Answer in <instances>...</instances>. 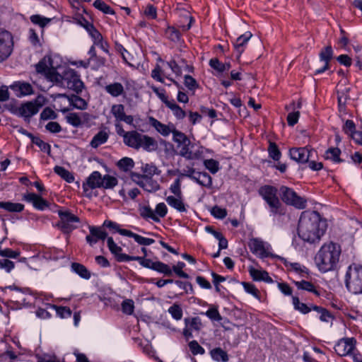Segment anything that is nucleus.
<instances>
[{
  "instance_id": "1",
  "label": "nucleus",
  "mask_w": 362,
  "mask_h": 362,
  "mask_svg": "<svg viewBox=\"0 0 362 362\" xmlns=\"http://www.w3.org/2000/svg\"><path fill=\"white\" fill-rule=\"evenodd\" d=\"M248 247L252 254L260 258L263 262L274 265L276 269L287 272H305L304 266L298 262H291L286 259L272 252L270 244L258 238H251Z\"/></svg>"
},
{
  "instance_id": "2",
  "label": "nucleus",
  "mask_w": 362,
  "mask_h": 362,
  "mask_svg": "<svg viewBox=\"0 0 362 362\" xmlns=\"http://www.w3.org/2000/svg\"><path fill=\"white\" fill-rule=\"evenodd\" d=\"M327 228L326 220L315 211H304L301 214L298 225V236L309 243H318Z\"/></svg>"
},
{
  "instance_id": "3",
  "label": "nucleus",
  "mask_w": 362,
  "mask_h": 362,
  "mask_svg": "<svg viewBox=\"0 0 362 362\" xmlns=\"http://www.w3.org/2000/svg\"><path fill=\"white\" fill-rule=\"evenodd\" d=\"M340 245L332 241L322 245L315 257V262L321 272H332L338 269L341 255Z\"/></svg>"
},
{
  "instance_id": "4",
  "label": "nucleus",
  "mask_w": 362,
  "mask_h": 362,
  "mask_svg": "<svg viewBox=\"0 0 362 362\" xmlns=\"http://www.w3.org/2000/svg\"><path fill=\"white\" fill-rule=\"evenodd\" d=\"M124 143L129 147L134 149L142 148L144 150L151 152L158 148L157 141L148 135L142 134L137 131H129L123 135Z\"/></svg>"
},
{
  "instance_id": "5",
  "label": "nucleus",
  "mask_w": 362,
  "mask_h": 362,
  "mask_svg": "<svg viewBox=\"0 0 362 362\" xmlns=\"http://www.w3.org/2000/svg\"><path fill=\"white\" fill-rule=\"evenodd\" d=\"M278 189L272 185H265L260 187L258 194L269 208V212L273 216H283L285 214V209L278 197Z\"/></svg>"
},
{
  "instance_id": "6",
  "label": "nucleus",
  "mask_w": 362,
  "mask_h": 362,
  "mask_svg": "<svg viewBox=\"0 0 362 362\" xmlns=\"http://www.w3.org/2000/svg\"><path fill=\"white\" fill-rule=\"evenodd\" d=\"M279 194L281 200L286 205L299 209H304L307 206L306 199L298 196L292 188L282 185L279 188Z\"/></svg>"
},
{
  "instance_id": "7",
  "label": "nucleus",
  "mask_w": 362,
  "mask_h": 362,
  "mask_svg": "<svg viewBox=\"0 0 362 362\" xmlns=\"http://www.w3.org/2000/svg\"><path fill=\"white\" fill-rule=\"evenodd\" d=\"M173 141L177 144V148H180L179 152L180 156L188 160L194 158L195 154L191 150L194 147V144L191 142L185 134L176 129L173 132Z\"/></svg>"
},
{
  "instance_id": "8",
  "label": "nucleus",
  "mask_w": 362,
  "mask_h": 362,
  "mask_svg": "<svg viewBox=\"0 0 362 362\" xmlns=\"http://www.w3.org/2000/svg\"><path fill=\"white\" fill-rule=\"evenodd\" d=\"M66 84V86L79 94L82 92L85 86L80 78V75L72 69H67L62 73V83L59 85Z\"/></svg>"
},
{
  "instance_id": "9",
  "label": "nucleus",
  "mask_w": 362,
  "mask_h": 362,
  "mask_svg": "<svg viewBox=\"0 0 362 362\" xmlns=\"http://www.w3.org/2000/svg\"><path fill=\"white\" fill-rule=\"evenodd\" d=\"M58 215L60 221L57 223V226L64 233H70L77 228V226H74V223H80V218L69 210H59Z\"/></svg>"
},
{
  "instance_id": "10",
  "label": "nucleus",
  "mask_w": 362,
  "mask_h": 362,
  "mask_svg": "<svg viewBox=\"0 0 362 362\" xmlns=\"http://www.w3.org/2000/svg\"><path fill=\"white\" fill-rule=\"evenodd\" d=\"M13 49V39L11 33L0 29V62L5 61Z\"/></svg>"
},
{
  "instance_id": "11",
  "label": "nucleus",
  "mask_w": 362,
  "mask_h": 362,
  "mask_svg": "<svg viewBox=\"0 0 362 362\" xmlns=\"http://www.w3.org/2000/svg\"><path fill=\"white\" fill-rule=\"evenodd\" d=\"M40 107L41 105L38 104L35 100L29 101L22 103L13 113L23 117L25 122L28 124L30 122V118L39 112Z\"/></svg>"
},
{
  "instance_id": "12",
  "label": "nucleus",
  "mask_w": 362,
  "mask_h": 362,
  "mask_svg": "<svg viewBox=\"0 0 362 362\" xmlns=\"http://www.w3.org/2000/svg\"><path fill=\"white\" fill-rule=\"evenodd\" d=\"M316 151L308 146L292 148L289 150V155L292 160L299 163H307L308 160L313 156Z\"/></svg>"
},
{
  "instance_id": "13",
  "label": "nucleus",
  "mask_w": 362,
  "mask_h": 362,
  "mask_svg": "<svg viewBox=\"0 0 362 362\" xmlns=\"http://www.w3.org/2000/svg\"><path fill=\"white\" fill-rule=\"evenodd\" d=\"M102 184V175L98 171H93L83 183V189L86 197H92V189L100 188Z\"/></svg>"
},
{
  "instance_id": "14",
  "label": "nucleus",
  "mask_w": 362,
  "mask_h": 362,
  "mask_svg": "<svg viewBox=\"0 0 362 362\" xmlns=\"http://www.w3.org/2000/svg\"><path fill=\"white\" fill-rule=\"evenodd\" d=\"M346 286L348 290L354 293H362V273H346Z\"/></svg>"
},
{
  "instance_id": "15",
  "label": "nucleus",
  "mask_w": 362,
  "mask_h": 362,
  "mask_svg": "<svg viewBox=\"0 0 362 362\" xmlns=\"http://www.w3.org/2000/svg\"><path fill=\"white\" fill-rule=\"evenodd\" d=\"M132 260H137L144 267L151 269L156 272H171L170 266L158 261L153 262L150 259L141 257H132Z\"/></svg>"
},
{
  "instance_id": "16",
  "label": "nucleus",
  "mask_w": 362,
  "mask_h": 362,
  "mask_svg": "<svg viewBox=\"0 0 362 362\" xmlns=\"http://www.w3.org/2000/svg\"><path fill=\"white\" fill-rule=\"evenodd\" d=\"M356 340L354 338H343L334 346L336 353L340 356L351 354L355 348Z\"/></svg>"
},
{
  "instance_id": "17",
  "label": "nucleus",
  "mask_w": 362,
  "mask_h": 362,
  "mask_svg": "<svg viewBox=\"0 0 362 362\" xmlns=\"http://www.w3.org/2000/svg\"><path fill=\"white\" fill-rule=\"evenodd\" d=\"M22 199L28 203H31L35 209L40 211H43L49 206V203L46 199L35 193L24 194Z\"/></svg>"
},
{
  "instance_id": "18",
  "label": "nucleus",
  "mask_w": 362,
  "mask_h": 362,
  "mask_svg": "<svg viewBox=\"0 0 362 362\" xmlns=\"http://www.w3.org/2000/svg\"><path fill=\"white\" fill-rule=\"evenodd\" d=\"M185 327L183 329L182 334L187 339L192 337L193 331H199L202 327L201 319L198 317H186L185 319Z\"/></svg>"
},
{
  "instance_id": "19",
  "label": "nucleus",
  "mask_w": 362,
  "mask_h": 362,
  "mask_svg": "<svg viewBox=\"0 0 362 362\" xmlns=\"http://www.w3.org/2000/svg\"><path fill=\"white\" fill-rule=\"evenodd\" d=\"M107 245L110 252L114 255L116 260L119 262H128L132 260V256L122 253V248L118 246L112 237L107 239Z\"/></svg>"
},
{
  "instance_id": "20",
  "label": "nucleus",
  "mask_w": 362,
  "mask_h": 362,
  "mask_svg": "<svg viewBox=\"0 0 362 362\" xmlns=\"http://www.w3.org/2000/svg\"><path fill=\"white\" fill-rule=\"evenodd\" d=\"M88 228L90 234L86 237V240L90 246L95 245L98 240L107 239V233L100 227L89 226Z\"/></svg>"
},
{
  "instance_id": "21",
  "label": "nucleus",
  "mask_w": 362,
  "mask_h": 362,
  "mask_svg": "<svg viewBox=\"0 0 362 362\" xmlns=\"http://www.w3.org/2000/svg\"><path fill=\"white\" fill-rule=\"evenodd\" d=\"M148 121L150 125L163 136H168L170 133L173 134L174 130H176L175 126L172 123L165 124L153 117H150Z\"/></svg>"
},
{
  "instance_id": "22",
  "label": "nucleus",
  "mask_w": 362,
  "mask_h": 362,
  "mask_svg": "<svg viewBox=\"0 0 362 362\" xmlns=\"http://www.w3.org/2000/svg\"><path fill=\"white\" fill-rule=\"evenodd\" d=\"M319 57L320 60L325 62V65L315 71V75L322 74L329 69V62L333 57L332 47L329 45L322 49L319 54Z\"/></svg>"
},
{
  "instance_id": "23",
  "label": "nucleus",
  "mask_w": 362,
  "mask_h": 362,
  "mask_svg": "<svg viewBox=\"0 0 362 362\" xmlns=\"http://www.w3.org/2000/svg\"><path fill=\"white\" fill-rule=\"evenodd\" d=\"M168 204L175 209L180 213H185L187 211L188 205L184 202L183 195L182 196H168L165 199Z\"/></svg>"
},
{
  "instance_id": "24",
  "label": "nucleus",
  "mask_w": 362,
  "mask_h": 362,
  "mask_svg": "<svg viewBox=\"0 0 362 362\" xmlns=\"http://www.w3.org/2000/svg\"><path fill=\"white\" fill-rule=\"evenodd\" d=\"M252 36V34L250 32H245L244 34L239 36L233 43L234 49L238 53V58H239L241 54L245 51L247 42Z\"/></svg>"
},
{
  "instance_id": "25",
  "label": "nucleus",
  "mask_w": 362,
  "mask_h": 362,
  "mask_svg": "<svg viewBox=\"0 0 362 362\" xmlns=\"http://www.w3.org/2000/svg\"><path fill=\"white\" fill-rule=\"evenodd\" d=\"M14 91H18V96L28 95L33 93V88L30 83L27 82L17 81L11 86Z\"/></svg>"
},
{
  "instance_id": "26",
  "label": "nucleus",
  "mask_w": 362,
  "mask_h": 362,
  "mask_svg": "<svg viewBox=\"0 0 362 362\" xmlns=\"http://www.w3.org/2000/svg\"><path fill=\"white\" fill-rule=\"evenodd\" d=\"M105 90L114 98L125 95L123 85L119 82H114L105 86Z\"/></svg>"
},
{
  "instance_id": "27",
  "label": "nucleus",
  "mask_w": 362,
  "mask_h": 362,
  "mask_svg": "<svg viewBox=\"0 0 362 362\" xmlns=\"http://www.w3.org/2000/svg\"><path fill=\"white\" fill-rule=\"evenodd\" d=\"M121 233H122V235L134 238L137 243L141 245H150L155 243V240L143 237L131 230H122Z\"/></svg>"
},
{
  "instance_id": "28",
  "label": "nucleus",
  "mask_w": 362,
  "mask_h": 362,
  "mask_svg": "<svg viewBox=\"0 0 362 362\" xmlns=\"http://www.w3.org/2000/svg\"><path fill=\"white\" fill-rule=\"evenodd\" d=\"M341 150L337 147H330L325 153V158L329 160L334 163H341L344 160L340 158Z\"/></svg>"
},
{
  "instance_id": "29",
  "label": "nucleus",
  "mask_w": 362,
  "mask_h": 362,
  "mask_svg": "<svg viewBox=\"0 0 362 362\" xmlns=\"http://www.w3.org/2000/svg\"><path fill=\"white\" fill-rule=\"evenodd\" d=\"M62 97L67 98L70 104L75 108L79 110H85L87 108L88 104L86 101L76 95H66V94L62 95Z\"/></svg>"
},
{
  "instance_id": "30",
  "label": "nucleus",
  "mask_w": 362,
  "mask_h": 362,
  "mask_svg": "<svg viewBox=\"0 0 362 362\" xmlns=\"http://www.w3.org/2000/svg\"><path fill=\"white\" fill-rule=\"evenodd\" d=\"M140 187L148 192H156L160 189V185L153 177H145Z\"/></svg>"
},
{
  "instance_id": "31",
  "label": "nucleus",
  "mask_w": 362,
  "mask_h": 362,
  "mask_svg": "<svg viewBox=\"0 0 362 362\" xmlns=\"http://www.w3.org/2000/svg\"><path fill=\"white\" fill-rule=\"evenodd\" d=\"M109 138V134L103 130L98 132L92 139L90 145L92 148H97L105 144Z\"/></svg>"
},
{
  "instance_id": "32",
  "label": "nucleus",
  "mask_w": 362,
  "mask_h": 362,
  "mask_svg": "<svg viewBox=\"0 0 362 362\" xmlns=\"http://www.w3.org/2000/svg\"><path fill=\"white\" fill-rule=\"evenodd\" d=\"M194 181H195L199 185L206 187L208 188H210L212 186V178L206 172H203V173L197 172V177Z\"/></svg>"
},
{
  "instance_id": "33",
  "label": "nucleus",
  "mask_w": 362,
  "mask_h": 362,
  "mask_svg": "<svg viewBox=\"0 0 362 362\" xmlns=\"http://www.w3.org/2000/svg\"><path fill=\"white\" fill-rule=\"evenodd\" d=\"M140 216L145 219H151L155 222H159V217L155 214L149 206H143L139 208Z\"/></svg>"
},
{
  "instance_id": "34",
  "label": "nucleus",
  "mask_w": 362,
  "mask_h": 362,
  "mask_svg": "<svg viewBox=\"0 0 362 362\" xmlns=\"http://www.w3.org/2000/svg\"><path fill=\"white\" fill-rule=\"evenodd\" d=\"M164 34L166 38L173 42H178L181 39L180 30L173 26H168Z\"/></svg>"
},
{
  "instance_id": "35",
  "label": "nucleus",
  "mask_w": 362,
  "mask_h": 362,
  "mask_svg": "<svg viewBox=\"0 0 362 362\" xmlns=\"http://www.w3.org/2000/svg\"><path fill=\"white\" fill-rule=\"evenodd\" d=\"M54 172L69 183L74 181V176L71 173L62 166L56 165Z\"/></svg>"
},
{
  "instance_id": "36",
  "label": "nucleus",
  "mask_w": 362,
  "mask_h": 362,
  "mask_svg": "<svg viewBox=\"0 0 362 362\" xmlns=\"http://www.w3.org/2000/svg\"><path fill=\"white\" fill-rule=\"evenodd\" d=\"M168 105H166L169 109H170L174 115V116L177 119H182L186 117V112L182 107H180L174 100H171L170 103H168Z\"/></svg>"
},
{
  "instance_id": "37",
  "label": "nucleus",
  "mask_w": 362,
  "mask_h": 362,
  "mask_svg": "<svg viewBox=\"0 0 362 362\" xmlns=\"http://www.w3.org/2000/svg\"><path fill=\"white\" fill-rule=\"evenodd\" d=\"M117 168L125 173L131 171L134 166V162L132 158L124 157L117 163Z\"/></svg>"
},
{
  "instance_id": "38",
  "label": "nucleus",
  "mask_w": 362,
  "mask_h": 362,
  "mask_svg": "<svg viewBox=\"0 0 362 362\" xmlns=\"http://www.w3.org/2000/svg\"><path fill=\"white\" fill-rule=\"evenodd\" d=\"M84 23L82 25L86 28L93 40H99L101 37V33L95 28L93 23H90L86 19H83Z\"/></svg>"
},
{
  "instance_id": "39",
  "label": "nucleus",
  "mask_w": 362,
  "mask_h": 362,
  "mask_svg": "<svg viewBox=\"0 0 362 362\" xmlns=\"http://www.w3.org/2000/svg\"><path fill=\"white\" fill-rule=\"evenodd\" d=\"M269 156L275 161H279L281 157V152L275 142H269L268 146Z\"/></svg>"
},
{
  "instance_id": "40",
  "label": "nucleus",
  "mask_w": 362,
  "mask_h": 362,
  "mask_svg": "<svg viewBox=\"0 0 362 362\" xmlns=\"http://www.w3.org/2000/svg\"><path fill=\"white\" fill-rule=\"evenodd\" d=\"M212 358L216 361L227 362L228 354L221 348H215L210 352Z\"/></svg>"
},
{
  "instance_id": "41",
  "label": "nucleus",
  "mask_w": 362,
  "mask_h": 362,
  "mask_svg": "<svg viewBox=\"0 0 362 362\" xmlns=\"http://www.w3.org/2000/svg\"><path fill=\"white\" fill-rule=\"evenodd\" d=\"M294 283L298 289L312 292L317 296H320V293L315 288V286L312 283L304 280L295 281Z\"/></svg>"
},
{
  "instance_id": "42",
  "label": "nucleus",
  "mask_w": 362,
  "mask_h": 362,
  "mask_svg": "<svg viewBox=\"0 0 362 362\" xmlns=\"http://www.w3.org/2000/svg\"><path fill=\"white\" fill-rule=\"evenodd\" d=\"M102 184L101 187L105 189H113L117 184V179L110 175H105L102 177Z\"/></svg>"
},
{
  "instance_id": "43",
  "label": "nucleus",
  "mask_w": 362,
  "mask_h": 362,
  "mask_svg": "<svg viewBox=\"0 0 362 362\" xmlns=\"http://www.w3.org/2000/svg\"><path fill=\"white\" fill-rule=\"evenodd\" d=\"M93 6L105 14L114 15L115 13V11L102 0H95Z\"/></svg>"
},
{
  "instance_id": "44",
  "label": "nucleus",
  "mask_w": 362,
  "mask_h": 362,
  "mask_svg": "<svg viewBox=\"0 0 362 362\" xmlns=\"http://www.w3.org/2000/svg\"><path fill=\"white\" fill-rule=\"evenodd\" d=\"M30 20L33 24L37 25L42 28H44L51 21L50 18L39 14L32 15L30 17Z\"/></svg>"
},
{
  "instance_id": "45",
  "label": "nucleus",
  "mask_w": 362,
  "mask_h": 362,
  "mask_svg": "<svg viewBox=\"0 0 362 362\" xmlns=\"http://www.w3.org/2000/svg\"><path fill=\"white\" fill-rule=\"evenodd\" d=\"M51 81L55 82L57 85L62 83V74H59L54 68H49L45 74Z\"/></svg>"
},
{
  "instance_id": "46",
  "label": "nucleus",
  "mask_w": 362,
  "mask_h": 362,
  "mask_svg": "<svg viewBox=\"0 0 362 362\" xmlns=\"http://www.w3.org/2000/svg\"><path fill=\"white\" fill-rule=\"evenodd\" d=\"M142 171L144 176L153 177L154 175H160V171L153 163L146 164L142 167Z\"/></svg>"
},
{
  "instance_id": "47",
  "label": "nucleus",
  "mask_w": 362,
  "mask_h": 362,
  "mask_svg": "<svg viewBox=\"0 0 362 362\" xmlns=\"http://www.w3.org/2000/svg\"><path fill=\"white\" fill-rule=\"evenodd\" d=\"M31 141L33 144L37 146L41 151L47 152L48 155L51 153V146L49 144L42 141L40 138L37 136H32Z\"/></svg>"
},
{
  "instance_id": "48",
  "label": "nucleus",
  "mask_w": 362,
  "mask_h": 362,
  "mask_svg": "<svg viewBox=\"0 0 362 362\" xmlns=\"http://www.w3.org/2000/svg\"><path fill=\"white\" fill-rule=\"evenodd\" d=\"M293 305L294 308L303 314L308 313L311 308L308 307L305 303H301L299 300V298L296 296L293 297Z\"/></svg>"
},
{
  "instance_id": "49",
  "label": "nucleus",
  "mask_w": 362,
  "mask_h": 362,
  "mask_svg": "<svg viewBox=\"0 0 362 362\" xmlns=\"http://www.w3.org/2000/svg\"><path fill=\"white\" fill-rule=\"evenodd\" d=\"M24 205L21 203L5 202V206L4 209L9 212H21L24 210Z\"/></svg>"
},
{
  "instance_id": "50",
  "label": "nucleus",
  "mask_w": 362,
  "mask_h": 362,
  "mask_svg": "<svg viewBox=\"0 0 362 362\" xmlns=\"http://www.w3.org/2000/svg\"><path fill=\"white\" fill-rule=\"evenodd\" d=\"M184 84L189 90L194 91L199 88L197 81L190 75H185L184 76Z\"/></svg>"
},
{
  "instance_id": "51",
  "label": "nucleus",
  "mask_w": 362,
  "mask_h": 362,
  "mask_svg": "<svg viewBox=\"0 0 362 362\" xmlns=\"http://www.w3.org/2000/svg\"><path fill=\"white\" fill-rule=\"evenodd\" d=\"M204 164L206 168L212 174H215L219 170V163L214 159L205 160Z\"/></svg>"
},
{
  "instance_id": "52",
  "label": "nucleus",
  "mask_w": 362,
  "mask_h": 362,
  "mask_svg": "<svg viewBox=\"0 0 362 362\" xmlns=\"http://www.w3.org/2000/svg\"><path fill=\"white\" fill-rule=\"evenodd\" d=\"M111 112L117 120L120 121L125 115L124 106L122 104L114 105L112 107Z\"/></svg>"
},
{
  "instance_id": "53",
  "label": "nucleus",
  "mask_w": 362,
  "mask_h": 362,
  "mask_svg": "<svg viewBox=\"0 0 362 362\" xmlns=\"http://www.w3.org/2000/svg\"><path fill=\"white\" fill-rule=\"evenodd\" d=\"M122 310L126 315H132L134 310V303L132 299H126L122 303Z\"/></svg>"
},
{
  "instance_id": "54",
  "label": "nucleus",
  "mask_w": 362,
  "mask_h": 362,
  "mask_svg": "<svg viewBox=\"0 0 362 362\" xmlns=\"http://www.w3.org/2000/svg\"><path fill=\"white\" fill-rule=\"evenodd\" d=\"M68 123L73 127H78L81 125V117L77 113H69L66 117Z\"/></svg>"
},
{
  "instance_id": "55",
  "label": "nucleus",
  "mask_w": 362,
  "mask_h": 362,
  "mask_svg": "<svg viewBox=\"0 0 362 362\" xmlns=\"http://www.w3.org/2000/svg\"><path fill=\"white\" fill-rule=\"evenodd\" d=\"M151 88L165 105H168V103H170V100H168V96L165 95V89H160L155 86H151Z\"/></svg>"
},
{
  "instance_id": "56",
  "label": "nucleus",
  "mask_w": 362,
  "mask_h": 362,
  "mask_svg": "<svg viewBox=\"0 0 362 362\" xmlns=\"http://www.w3.org/2000/svg\"><path fill=\"white\" fill-rule=\"evenodd\" d=\"M168 312L176 320H180L182 317V310L179 305H173L169 308Z\"/></svg>"
},
{
  "instance_id": "57",
  "label": "nucleus",
  "mask_w": 362,
  "mask_h": 362,
  "mask_svg": "<svg viewBox=\"0 0 362 362\" xmlns=\"http://www.w3.org/2000/svg\"><path fill=\"white\" fill-rule=\"evenodd\" d=\"M181 180L180 177L175 179L174 182L170 185L169 189L174 196H182V192L181 188Z\"/></svg>"
},
{
  "instance_id": "58",
  "label": "nucleus",
  "mask_w": 362,
  "mask_h": 362,
  "mask_svg": "<svg viewBox=\"0 0 362 362\" xmlns=\"http://www.w3.org/2000/svg\"><path fill=\"white\" fill-rule=\"evenodd\" d=\"M57 117V114L50 107H45L40 113V119H54Z\"/></svg>"
},
{
  "instance_id": "59",
  "label": "nucleus",
  "mask_w": 362,
  "mask_h": 362,
  "mask_svg": "<svg viewBox=\"0 0 362 362\" xmlns=\"http://www.w3.org/2000/svg\"><path fill=\"white\" fill-rule=\"evenodd\" d=\"M189 348L193 355H202L205 353L204 349L195 340H193L189 343Z\"/></svg>"
},
{
  "instance_id": "60",
  "label": "nucleus",
  "mask_w": 362,
  "mask_h": 362,
  "mask_svg": "<svg viewBox=\"0 0 362 362\" xmlns=\"http://www.w3.org/2000/svg\"><path fill=\"white\" fill-rule=\"evenodd\" d=\"M254 281H263L267 283H272V279L269 276V273H250Z\"/></svg>"
},
{
  "instance_id": "61",
  "label": "nucleus",
  "mask_w": 362,
  "mask_h": 362,
  "mask_svg": "<svg viewBox=\"0 0 362 362\" xmlns=\"http://www.w3.org/2000/svg\"><path fill=\"white\" fill-rule=\"evenodd\" d=\"M54 308L56 310L57 315L62 318L70 317L71 315V310L68 307L54 305Z\"/></svg>"
},
{
  "instance_id": "62",
  "label": "nucleus",
  "mask_w": 362,
  "mask_h": 362,
  "mask_svg": "<svg viewBox=\"0 0 362 362\" xmlns=\"http://www.w3.org/2000/svg\"><path fill=\"white\" fill-rule=\"evenodd\" d=\"M211 214L217 218L223 219L227 216L226 209L221 208L218 206H214L211 211Z\"/></svg>"
},
{
  "instance_id": "63",
  "label": "nucleus",
  "mask_w": 362,
  "mask_h": 362,
  "mask_svg": "<svg viewBox=\"0 0 362 362\" xmlns=\"http://www.w3.org/2000/svg\"><path fill=\"white\" fill-rule=\"evenodd\" d=\"M343 131L345 134L349 135L350 136L355 132L356 130V124L353 120L347 119L344 126Z\"/></svg>"
},
{
  "instance_id": "64",
  "label": "nucleus",
  "mask_w": 362,
  "mask_h": 362,
  "mask_svg": "<svg viewBox=\"0 0 362 362\" xmlns=\"http://www.w3.org/2000/svg\"><path fill=\"white\" fill-rule=\"evenodd\" d=\"M209 66L217 71L219 73H222L224 71V65L223 63L221 62L218 58H212L209 60Z\"/></svg>"
}]
</instances>
